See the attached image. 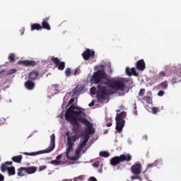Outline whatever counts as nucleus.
I'll return each instance as SVG.
<instances>
[{
	"mask_svg": "<svg viewBox=\"0 0 181 181\" xmlns=\"http://www.w3.org/2000/svg\"><path fill=\"white\" fill-rule=\"evenodd\" d=\"M83 111H85V109L71 105L65 113V119L72 125V132L75 134L74 136H67V147L66 148V156L67 159H69V153L73 150V146L74 144H76V141L80 138L77 135L80 132V128H81V124H80L79 122L86 127V134H95V129L93 128V124L86 118L87 115ZM78 121H79V122Z\"/></svg>",
	"mask_w": 181,
	"mask_h": 181,
	"instance_id": "1",
	"label": "nucleus"
},
{
	"mask_svg": "<svg viewBox=\"0 0 181 181\" xmlns=\"http://www.w3.org/2000/svg\"><path fill=\"white\" fill-rule=\"evenodd\" d=\"M105 78H107V74L103 69H99L94 72L91 77L92 83L93 84H98V92L97 98L99 103H103L105 100V97L108 95L107 87L110 88L113 93L124 91L125 90V80L124 78L110 79L107 83L103 82Z\"/></svg>",
	"mask_w": 181,
	"mask_h": 181,
	"instance_id": "2",
	"label": "nucleus"
},
{
	"mask_svg": "<svg viewBox=\"0 0 181 181\" xmlns=\"http://www.w3.org/2000/svg\"><path fill=\"white\" fill-rule=\"evenodd\" d=\"M50 144L48 148H47L45 150L36 151V152H31V153H23L24 155H26L28 156H36L37 155H42V153H50L56 148V136L54 134H52L50 136Z\"/></svg>",
	"mask_w": 181,
	"mask_h": 181,
	"instance_id": "3",
	"label": "nucleus"
},
{
	"mask_svg": "<svg viewBox=\"0 0 181 181\" xmlns=\"http://www.w3.org/2000/svg\"><path fill=\"white\" fill-rule=\"evenodd\" d=\"M132 160V156L130 154H122L119 156H115L110 159V163L112 166H117L121 162H131Z\"/></svg>",
	"mask_w": 181,
	"mask_h": 181,
	"instance_id": "4",
	"label": "nucleus"
},
{
	"mask_svg": "<svg viewBox=\"0 0 181 181\" xmlns=\"http://www.w3.org/2000/svg\"><path fill=\"white\" fill-rule=\"evenodd\" d=\"M88 139H90V134H86L84 137H83V140L82 142H81L78 145V147L76 148V150L75 151V153L78 156V155H80V153H81V151H83V148H84V146H86V144H87V142H88Z\"/></svg>",
	"mask_w": 181,
	"mask_h": 181,
	"instance_id": "5",
	"label": "nucleus"
},
{
	"mask_svg": "<svg viewBox=\"0 0 181 181\" xmlns=\"http://www.w3.org/2000/svg\"><path fill=\"white\" fill-rule=\"evenodd\" d=\"M52 62L55 64V67H57L58 70L63 71L66 69V62H61L59 58L52 57Z\"/></svg>",
	"mask_w": 181,
	"mask_h": 181,
	"instance_id": "6",
	"label": "nucleus"
},
{
	"mask_svg": "<svg viewBox=\"0 0 181 181\" xmlns=\"http://www.w3.org/2000/svg\"><path fill=\"white\" fill-rule=\"evenodd\" d=\"M42 78V74L39 73V71L34 69L28 74V80L35 81L36 80H40Z\"/></svg>",
	"mask_w": 181,
	"mask_h": 181,
	"instance_id": "7",
	"label": "nucleus"
},
{
	"mask_svg": "<svg viewBox=\"0 0 181 181\" xmlns=\"http://www.w3.org/2000/svg\"><path fill=\"white\" fill-rule=\"evenodd\" d=\"M131 172L133 175H141L142 173V165L136 163L131 167Z\"/></svg>",
	"mask_w": 181,
	"mask_h": 181,
	"instance_id": "8",
	"label": "nucleus"
},
{
	"mask_svg": "<svg viewBox=\"0 0 181 181\" xmlns=\"http://www.w3.org/2000/svg\"><path fill=\"white\" fill-rule=\"evenodd\" d=\"M50 17H46L42 19V22L41 23V29H46V30H51L52 28L50 27V24H49V20Z\"/></svg>",
	"mask_w": 181,
	"mask_h": 181,
	"instance_id": "9",
	"label": "nucleus"
},
{
	"mask_svg": "<svg viewBox=\"0 0 181 181\" xmlns=\"http://www.w3.org/2000/svg\"><path fill=\"white\" fill-rule=\"evenodd\" d=\"M94 54H95V52H94V51H91L88 49L85 52H83V53L82 54V57L84 60H88L90 57H94Z\"/></svg>",
	"mask_w": 181,
	"mask_h": 181,
	"instance_id": "10",
	"label": "nucleus"
},
{
	"mask_svg": "<svg viewBox=\"0 0 181 181\" xmlns=\"http://www.w3.org/2000/svg\"><path fill=\"white\" fill-rule=\"evenodd\" d=\"M19 64H22L23 66H25V67H30L32 66L33 67H35L36 66L37 63L35 61L33 60H23L18 62Z\"/></svg>",
	"mask_w": 181,
	"mask_h": 181,
	"instance_id": "11",
	"label": "nucleus"
},
{
	"mask_svg": "<svg viewBox=\"0 0 181 181\" xmlns=\"http://www.w3.org/2000/svg\"><path fill=\"white\" fill-rule=\"evenodd\" d=\"M124 127H125V120H116V130L117 132H122Z\"/></svg>",
	"mask_w": 181,
	"mask_h": 181,
	"instance_id": "12",
	"label": "nucleus"
},
{
	"mask_svg": "<svg viewBox=\"0 0 181 181\" xmlns=\"http://www.w3.org/2000/svg\"><path fill=\"white\" fill-rule=\"evenodd\" d=\"M136 66L137 70H139V71H144L146 67L145 61H144V59L139 60L136 64Z\"/></svg>",
	"mask_w": 181,
	"mask_h": 181,
	"instance_id": "13",
	"label": "nucleus"
},
{
	"mask_svg": "<svg viewBox=\"0 0 181 181\" xmlns=\"http://www.w3.org/2000/svg\"><path fill=\"white\" fill-rule=\"evenodd\" d=\"M12 161H6L4 163H3L1 166V170L4 173L6 172V170H9L11 168V165H12Z\"/></svg>",
	"mask_w": 181,
	"mask_h": 181,
	"instance_id": "14",
	"label": "nucleus"
},
{
	"mask_svg": "<svg viewBox=\"0 0 181 181\" xmlns=\"http://www.w3.org/2000/svg\"><path fill=\"white\" fill-rule=\"evenodd\" d=\"M81 91H83V88L81 87L78 88L77 86L72 92H70V94L71 95L72 93L71 97L74 98H77V97L80 95V93H81Z\"/></svg>",
	"mask_w": 181,
	"mask_h": 181,
	"instance_id": "15",
	"label": "nucleus"
},
{
	"mask_svg": "<svg viewBox=\"0 0 181 181\" xmlns=\"http://www.w3.org/2000/svg\"><path fill=\"white\" fill-rule=\"evenodd\" d=\"M142 100L146 101L147 104H151L152 103V92L148 91L146 96L142 98Z\"/></svg>",
	"mask_w": 181,
	"mask_h": 181,
	"instance_id": "16",
	"label": "nucleus"
},
{
	"mask_svg": "<svg viewBox=\"0 0 181 181\" xmlns=\"http://www.w3.org/2000/svg\"><path fill=\"white\" fill-rule=\"evenodd\" d=\"M25 87L27 90H33L35 88V82L29 80L25 82Z\"/></svg>",
	"mask_w": 181,
	"mask_h": 181,
	"instance_id": "17",
	"label": "nucleus"
},
{
	"mask_svg": "<svg viewBox=\"0 0 181 181\" xmlns=\"http://www.w3.org/2000/svg\"><path fill=\"white\" fill-rule=\"evenodd\" d=\"M126 117H127V112H122L119 114H117L115 119L118 121H125L124 118H125Z\"/></svg>",
	"mask_w": 181,
	"mask_h": 181,
	"instance_id": "18",
	"label": "nucleus"
},
{
	"mask_svg": "<svg viewBox=\"0 0 181 181\" xmlns=\"http://www.w3.org/2000/svg\"><path fill=\"white\" fill-rule=\"evenodd\" d=\"M37 170V168L35 166L25 168V171L28 175H32L33 173H35Z\"/></svg>",
	"mask_w": 181,
	"mask_h": 181,
	"instance_id": "19",
	"label": "nucleus"
},
{
	"mask_svg": "<svg viewBox=\"0 0 181 181\" xmlns=\"http://www.w3.org/2000/svg\"><path fill=\"white\" fill-rule=\"evenodd\" d=\"M42 30V25H40V24L39 23L31 24L30 30L33 31V30Z\"/></svg>",
	"mask_w": 181,
	"mask_h": 181,
	"instance_id": "20",
	"label": "nucleus"
},
{
	"mask_svg": "<svg viewBox=\"0 0 181 181\" xmlns=\"http://www.w3.org/2000/svg\"><path fill=\"white\" fill-rule=\"evenodd\" d=\"M26 173V168L21 167L18 169L17 175L18 176H25Z\"/></svg>",
	"mask_w": 181,
	"mask_h": 181,
	"instance_id": "21",
	"label": "nucleus"
},
{
	"mask_svg": "<svg viewBox=\"0 0 181 181\" xmlns=\"http://www.w3.org/2000/svg\"><path fill=\"white\" fill-rule=\"evenodd\" d=\"M163 77H166V72L161 71L158 75H156L155 78L156 80H160Z\"/></svg>",
	"mask_w": 181,
	"mask_h": 181,
	"instance_id": "22",
	"label": "nucleus"
},
{
	"mask_svg": "<svg viewBox=\"0 0 181 181\" xmlns=\"http://www.w3.org/2000/svg\"><path fill=\"white\" fill-rule=\"evenodd\" d=\"M23 157L22 156H17L12 157L13 162H16V163H21L22 162Z\"/></svg>",
	"mask_w": 181,
	"mask_h": 181,
	"instance_id": "23",
	"label": "nucleus"
},
{
	"mask_svg": "<svg viewBox=\"0 0 181 181\" xmlns=\"http://www.w3.org/2000/svg\"><path fill=\"white\" fill-rule=\"evenodd\" d=\"M158 88H161L163 90H166V88H168V81H165L160 83V84H158Z\"/></svg>",
	"mask_w": 181,
	"mask_h": 181,
	"instance_id": "24",
	"label": "nucleus"
},
{
	"mask_svg": "<svg viewBox=\"0 0 181 181\" xmlns=\"http://www.w3.org/2000/svg\"><path fill=\"white\" fill-rule=\"evenodd\" d=\"M8 176H13L16 173L15 170V167H10V168L7 170Z\"/></svg>",
	"mask_w": 181,
	"mask_h": 181,
	"instance_id": "25",
	"label": "nucleus"
},
{
	"mask_svg": "<svg viewBox=\"0 0 181 181\" xmlns=\"http://www.w3.org/2000/svg\"><path fill=\"white\" fill-rule=\"evenodd\" d=\"M99 156H101V158H108L110 156V153H108V151H100Z\"/></svg>",
	"mask_w": 181,
	"mask_h": 181,
	"instance_id": "26",
	"label": "nucleus"
},
{
	"mask_svg": "<svg viewBox=\"0 0 181 181\" xmlns=\"http://www.w3.org/2000/svg\"><path fill=\"white\" fill-rule=\"evenodd\" d=\"M65 76L66 77H70V76H71V69L66 68L65 69Z\"/></svg>",
	"mask_w": 181,
	"mask_h": 181,
	"instance_id": "27",
	"label": "nucleus"
},
{
	"mask_svg": "<svg viewBox=\"0 0 181 181\" xmlns=\"http://www.w3.org/2000/svg\"><path fill=\"white\" fill-rule=\"evenodd\" d=\"M51 165H54V166H59L62 163V161H57V160H52L50 161Z\"/></svg>",
	"mask_w": 181,
	"mask_h": 181,
	"instance_id": "28",
	"label": "nucleus"
},
{
	"mask_svg": "<svg viewBox=\"0 0 181 181\" xmlns=\"http://www.w3.org/2000/svg\"><path fill=\"white\" fill-rule=\"evenodd\" d=\"M145 93H146L145 88L140 89L139 92V96L142 97L144 98V95H145Z\"/></svg>",
	"mask_w": 181,
	"mask_h": 181,
	"instance_id": "29",
	"label": "nucleus"
},
{
	"mask_svg": "<svg viewBox=\"0 0 181 181\" xmlns=\"http://www.w3.org/2000/svg\"><path fill=\"white\" fill-rule=\"evenodd\" d=\"M131 179H132V180H135L136 179L138 180H142V178L139 175H135L131 176Z\"/></svg>",
	"mask_w": 181,
	"mask_h": 181,
	"instance_id": "30",
	"label": "nucleus"
},
{
	"mask_svg": "<svg viewBox=\"0 0 181 181\" xmlns=\"http://www.w3.org/2000/svg\"><path fill=\"white\" fill-rule=\"evenodd\" d=\"M8 61L12 63V62H13L15 60V54H10V55L8 56Z\"/></svg>",
	"mask_w": 181,
	"mask_h": 181,
	"instance_id": "31",
	"label": "nucleus"
},
{
	"mask_svg": "<svg viewBox=\"0 0 181 181\" xmlns=\"http://www.w3.org/2000/svg\"><path fill=\"white\" fill-rule=\"evenodd\" d=\"M151 111H152L153 114L156 115V114H158V112H159V108L153 107H152Z\"/></svg>",
	"mask_w": 181,
	"mask_h": 181,
	"instance_id": "32",
	"label": "nucleus"
},
{
	"mask_svg": "<svg viewBox=\"0 0 181 181\" xmlns=\"http://www.w3.org/2000/svg\"><path fill=\"white\" fill-rule=\"evenodd\" d=\"M80 73H81L80 68H76L74 72V76H77V74H80Z\"/></svg>",
	"mask_w": 181,
	"mask_h": 181,
	"instance_id": "33",
	"label": "nucleus"
},
{
	"mask_svg": "<svg viewBox=\"0 0 181 181\" xmlns=\"http://www.w3.org/2000/svg\"><path fill=\"white\" fill-rule=\"evenodd\" d=\"M130 73L131 76H132V74L135 76L136 74V70L135 69V68L130 69Z\"/></svg>",
	"mask_w": 181,
	"mask_h": 181,
	"instance_id": "34",
	"label": "nucleus"
},
{
	"mask_svg": "<svg viewBox=\"0 0 181 181\" xmlns=\"http://www.w3.org/2000/svg\"><path fill=\"white\" fill-rule=\"evenodd\" d=\"M90 91V93L95 95V93H97V88H95V87H92Z\"/></svg>",
	"mask_w": 181,
	"mask_h": 181,
	"instance_id": "35",
	"label": "nucleus"
},
{
	"mask_svg": "<svg viewBox=\"0 0 181 181\" xmlns=\"http://www.w3.org/2000/svg\"><path fill=\"white\" fill-rule=\"evenodd\" d=\"M112 126V122L111 119H107V122L106 124V127H110Z\"/></svg>",
	"mask_w": 181,
	"mask_h": 181,
	"instance_id": "36",
	"label": "nucleus"
},
{
	"mask_svg": "<svg viewBox=\"0 0 181 181\" xmlns=\"http://www.w3.org/2000/svg\"><path fill=\"white\" fill-rule=\"evenodd\" d=\"M47 166H46V165H41V166H40V168H39V171L40 172H42V170H45V169H47Z\"/></svg>",
	"mask_w": 181,
	"mask_h": 181,
	"instance_id": "37",
	"label": "nucleus"
},
{
	"mask_svg": "<svg viewBox=\"0 0 181 181\" xmlns=\"http://www.w3.org/2000/svg\"><path fill=\"white\" fill-rule=\"evenodd\" d=\"M83 180V177L82 176H78L77 177L74 178V181H82Z\"/></svg>",
	"mask_w": 181,
	"mask_h": 181,
	"instance_id": "38",
	"label": "nucleus"
},
{
	"mask_svg": "<svg viewBox=\"0 0 181 181\" xmlns=\"http://www.w3.org/2000/svg\"><path fill=\"white\" fill-rule=\"evenodd\" d=\"M158 97H163V95H165V91H163V90H160V91L158 93Z\"/></svg>",
	"mask_w": 181,
	"mask_h": 181,
	"instance_id": "39",
	"label": "nucleus"
},
{
	"mask_svg": "<svg viewBox=\"0 0 181 181\" xmlns=\"http://www.w3.org/2000/svg\"><path fill=\"white\" fill-rule=\"evenodd\" d=\"M126 73L128 76H131V69L128 66L126 68Z\"/></svg>",
	"mask_w": 181,
	"mask_h": 181,
	"instance_id": "40",
	"label": "nucleus"
},
{
	"mask_svg": "<svg viewBox=\"0 0 181 181\" xmlns=\"http://www.w3.org/2000/svg\"><path fill=\"white\" fill-rule=\"evenodd\" d=\"M155 166H156V164L155 163L148 164L146 169L149 168H155Z\"/></svg>",
	"mask_w": 181,
	"mask_h": 181,
	"instance_id": "41",
	"label": "nucleus"
},
{
	"mask_svg": "<svg viewBox=\"0 0 181 181\" xmlns=\"http://www.w3.org/2000/svg\"><path fill=\"white\" fill-rule=\"evenodd\" d=\"M69 160H77V159H78V158L76 157V156H72L71 158L69 157Z\"/></svg>",
	"mask_w": 181,
	"mask_h": 181,
	"instance_id": "42",
	"label": "nucleus"
},
{
	"mask_svg": "<svg viewBox=\"0 0 181 181\" xmlns=\"http://www.w3.org/2000/svg\"><path fill=\"white\" fill-rule=\"evenodd\" d=\"M13 73H16V69H11L8 71V74H13Z\"/></svg>",
	"mask_w": 181,
	"mask_h": 181,
	"instance_id": "43",
	"label": "nucleus"
},
{
	"mask_svg": "<svg viewBox=\"0 0 181 181\" xmlns=\"http://www.w3.org/2000/svg\"><path fill=\"white\" fill-rule=\"evenodd\" d=\"M76 98H77L72 97V98L69 100V103L73 104V103H74V100H76Z\"/></svg>",
	"mask_w": 181,
	"mask_h": 181,
	"instance_id": "44",
	"label": "nucleus"
},
{
	"mask_svg": "<svg viewBox=\"0 0 181 181\" xmlns=\"http://www.w3.org/2000/svg\"><path fill=\"white\" fill-rule=\"evenodd\" d=\"M93 166L94 168H98V166H100V163L96 162V163H95L93 164Z\"/></svg>",
	"mask_w": 181,
	"mask_h": 181,
	"instance_id": "45",
	"label": "nucleus"
},
{
	"mask_svg": "<svg viewBox=\"0 0 181 181\" xmlns=\"http://www.w3.org/2000/svg\"><path fill=\"white\" fill-rule=\"evenodd\" d=\"M5 180V177L4 176V175L0 173V181H4Z\"/></svg>",
	"mask_w": 181,
	"mask_h": 181,
	"instance_id": "46",
	"label": "nucleus"
},
{
	"mask_svg": "<svg viewBox=\"0 0 181 181\" xmlns=\"http://www.w3.org/2000/svg\"><path fill=\"white\" fill-rule=\"evenodd\" d=\"M61 159H62V155H58L56 157V160H57V161H60Z\"/></svg>",
	"mask_w": 181,
	"mask_h": 181,
	"instance_id": "47",
	"label": "nucleus"
},
{
	"mask_svg": "<svg viewBox=\"0 0 181 181\" xmlns=\"http://www.w3.org/2000/svg\"><path fill=\"white\" fill-rule=\"evenodd\" d=\"M90 180H91V181H97V178H95V177H90Z\"/></svg>",
	"mask_w": 181,
	"mask_h": 181,
	"instance_id": "48",
	"label": "nucleus"
},
{
	"mask_svg": "<svg viewBox=\"0 0 181 181\" xmlns=\"http://www.w3.org/2000/svg\"><path fill=\"white\" fill-rule=\"evenodd\" d=\"M89 107L94 106V101H92L90 103L88 104Z\"/></svg>",
	"mask_w": 181,
	"mask_h": 181,
	"instance_id": "49",
	"label": "nucleus"
},
{
	"mask_svg": "<svg viewBox=\"0 0 181 181\" xmlns=\"http://www.w3.org/2000/svg\"><path fill=\"white\" fill-rule=\"evenodd\" d=\"M20 32H21V35H23V33H25V29H21V30H20Z\"/></svg>",
	"mask_w": 181,
	"mask_h": 181,
	"instance_id": "50",
	"label": "nucleus"
},
{
	"mask_svg": "<svg viewBox=\"0 0 181 181\" xmlns=\"http://www.w3.org/2000/svg\"><path fill=\"white\" fill-rule=\"evenodd\" d=\"M52 87H59V85H53Z\"/></svg>",
	"mask_w": 181,
	"mask_h": 181,
	"instance_id": "51",
	"label": "nucleus"
},
{
	"mask_svg": "<svg viewBox=\"0 0 181 181\" xmlns=\"http://www.w3.org/2000/svg\"><path fill=\"white\" fill-rule=\"evenodd\" d=\"M135 115H138V112L136 111L134 112Z\"/></svg>",
	"mask_w": 181,
	"mask_h": 181,
	"instance_id": "52",
	"label": "nucleus"
},
{
	"mask_svg": "<svg viewBox=\"0 0 181 181\" xmlns=\"http://www.w3.org/2000/svg\"><path fill=\"white\" fill-rule=\"evenodd\" d=\"M116 112H121V110H116Z\"/></svg>",
	"mask_w": 181,
	"mask_h": 181,
	"instance_id": "53",
	"label": "nucleus"
},
{
	"mask_svg": "<svg viewBox=\"0 0 181 181\" xmlns=\"http://www.w3.org/2000/svg\"><path fill=\"white\" fill-rule=\"evenodd\" d=\"M134 110H136V106H134Z\"/></svg>",
	"mask_w": 181,
	"mask_h": 181,
	"instance_id": "54",
	"label": "nucleus"
},
{
	"mask_svg": "<svg viewBox=\"0 0 181 181\" xmlns=\"http://www.w3.org/2000/svg\"><path fill=\"white\" fill-rule=\"evenodd\" d=\"M139 100H141V98L140 99H139Z\"/></svg>",
	"mask_w": 181,
	"mask_h": 181,
	"instance_id": "55",
	"label": "nucleus"
}]
</instances>
